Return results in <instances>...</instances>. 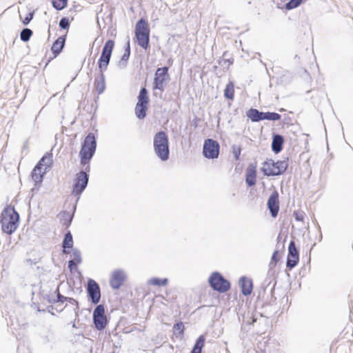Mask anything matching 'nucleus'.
I'll return each mask as SVG.
<instances>
[{
    "mask_svg": "<svg viewBox=\"0 0 353 353\" xmlns=\"http://www.w3.org/2000/svg\"><path fill=\"white\" fill-rule=\"evenodd\" d=\"M246 117L253 123L268 120L277 121L281 119V115L275 112H263L256 108H250L246 112Z\"/></svg>",
    "mask_w": 353,
    "mask_h": 353,
    "instance_id": "9d476101",
    "label": "nucleus"
},
{
    "mask_svg": "<svg viewBox=\"0 0 353 353\" xmlns=\"http://www.w3.org/2000/svg\"><path fill=\"white\" fill-rule=\"evenodd\" d=\"M291 121V118L288 115H285L283 119L281 121V123L283 125H289Z\"/></svg>",
    "mask_w": 353,
    "mask_h": 353,
    "instance_id": "6e6d98bb",
    "label": "nucleus"
},
{
    "mask_svg": "<svg viewBox=\"0 0 353 353\" xmlns=\"http://www.w3.org/2000/svg\"><path fill=\"white\" fill-rule=\"evenodd\" d=\"M67 39V34H65L63 35L59 36L57 39H56L50 48V50L52 52V54H53V58L57 57L63 51V48L65 46V41ZM52 60V58L49 59L47 62L46 63V65L44 66V69L47 67L50 61Z\"/></svg>",
    "mask_w": 353,
    "mask_h": 353,
    "instance_id": "f3484780",
    "label": "nucleus"
},
{
    "mask_svg": "<svg viewBox=\"0 0 353 353\" xmlns=\"http://www.w3.org/2000/svg\"><path fill=\"white\" fill-rule=\"evenodd\" d=\"M285 139L279 133L272 134L271 150L275 154L280 153L284 148Z\"/></svg>",
    "mask_w": 353,
    "mask_h": 353,
    "instance_id": "aec40b11",
    "label": "nucleus"
},
{
    "mask_svg": "<svg viewBox=\"0 0 353 353\" xmlns=\"http://www.w3.org/2000/svg\"><path fill=\"white\" fill-rule=\"evenodd\" d=\"M149 106L137 104L134 108V114L136 117L139 120H143L147 117V112Z\"/></svg>",
    "mask_w": 353,
    "mask_h": 353,
    "instance_id": "473e14b6",
    "label": "nucleus"
},
{
    "mask_svg": "<svg viewBox=\"0 0 353 353\" xmlns=\"http://www.w3.org/2000/svg\"><path fill=\"white\" fill-rule=\"evenodd\" d=\"M111 57L112 56H109L108 54H101V55H100V57H99V59H102L103 61H107V62H108V61H110Z\"/></svg>",
    "mask_w": 353,
    "mask_h": 353,
    "instance_id": "4d7b16f0",
    "label": "nucleus"
},
{
    "mask_svg": "<svg viewBox=\"0 0 353 353\" xmlns=\"http://www.w3.org/2000/svg\"><path fill=\"white\" fill-rule=\"evenodd\" d=\"M36 307H37V312H42V313L46 312V310H45V308L44 309H40V307L39 306H36Z\"/></svg>",
    "mask_w": 353,
    "mask_h": 353,
    "instance_id": "69168bd1",
    "label": "nucleus"
},
{
    "mask_svg": "<svg viewBox=\"0 0 353 353\" xmlns=\"http://www.w3.org/2000/svg\"><path fill=\"white\" fill-rule=\"evenodd\" d=\"M41 188V186H36L35 185V183L34 184V188H32L31 190H30V192L32 193V194H34V193L37 192L39 190V188Z\"/></svg>",
    "mask_w": 353,
    "mask_h": 353,
    "instance_id": "bf43d9fd",
    "label": "nucleus"
},
{
    "mask_svg": "<svg viewBox=\"0 0 353 353\" xmlns=\"http://www.w3.org/2000/svg\"><path fill=\"white\" fill-rule=\"evenodd\" d=\"M286 239H287V236H285V238H284V239H283V242H282V243H281V241H282V234H281V233L280 232V233L278 234L277 237H276V248H278V249H279V248H280V249H281V250H284V249H285V241Z\"/></svg>",
    "mask_w": 353,
    "mask_h": 353,
    "instance_id": "49530a36",
    "label": "nucleus"
},
{
    "mask_svg": "<svg viewBox=\"0 0 353 353\" xmlns=\"http://www.w3.org/2000/svg\"><path fill=\"white\" fill-rule=\"evenodd\" d=\"M59 296H61V294H59L58 296H56L53 294V293L50 292V294H49V298L50 301L47 302L50 304H60V301H58V298Z\"/></svg>",
    "mask_w": 353,
    "mask_h": 353,
    "instance_id": "603ef678",
    "label": "nucleus"
},
{
    "mask_svg": "<svg viewBox=\"0 0 353 353\" xmlns=\"http://www.w3.org/2000/svg\"><path fill=\"white\" fill-rule=\"evenodd\" d=\"M52 290L49 286L41 287L39 289V296L45 301H50L49 294Z\"/></svg>",
    "mask_w": 353,
    "mask_h": 353,
    "instance_id": "ea45409f",
    "label": "nucleus"
},
{
    "mask_svg": "<svg viewBox=\"0 0 353 353\" xmlns=\"http://www.w3.org/2000/svg\"><path fill=\"white\" fill-rule=\"evenodd\" d=\"M127 279V275L121 269L114 270L110 277V286L112 290H117L121 288Z\"/></svg>",
    "mask_w": 353,
    "mask_h": 353,
    "instance_id": "dca6fc26",
    "label": "nucleus"
},
{
    "mask_svg": "<svg viewBox=\"0 0 353 353\" xmlns=\"http://www.w3.org/2000/svg\"><path fill=\"white\" fill-rule=\"evenodd\" d=\"M32 34L33 31L31 29L28 28H24L21 30L20 39L23 42H28L30 41Z\"/></svg>",
    "mask_w": 353,
    "mask_h": 353,
    "instance_id": "58836bf2",
    "label": "nucleus"
},
{
    "mask_svg": "<svg viewBox=\"0 0 353 353\" xmlns=\"http://www.w3.org/2000/svg\"><path fill=\"white\" fill-rule=\"evenodd\" d=\"M230 57H232L231 54L229 52V51H225L223 53V55L221 57H225V58H229Z\"/></svg>",
    "mask_w": 353,
    "mask_h": 353,
    "instance_id": "0e129e2a",
    "label": "nucleus"
},
{
    "mask_svg": "<svg viewBox=\"0 0 353 353\" xmlns=\"http://www.w3.org/2000/svg\"><path fill=\"white\" fill-rule=\"evenodd\" d=\"M168 283L169 280L168 278H159L157 276L152 277L148 281V284L158 287L166 286Z\"/></svg>",
    "mask_w": 353,
    "mask_h": 353,
    "instance_id": "72a5a7b5",
    "label": "nucleus"
},
{
    "mask_svg": "<svg viewBox=\"0 0 353 353\" xmlns=\"http://www.w3.org/2000/svg\"><path fill=\"white\" fill-rule=\"evenodd\" d=\"M234 83L232 81H229L226 84L223 90V97L228 101H234Z\"/></svg>",
    "mask_w": 353,
    "mask_h": 353,
    "instance_id": "c85d7f7f",
    "label": "nucleus"
},
{
    "mask_svg": "<svg viewBox=\"0 0 353 353\" xmlns=\"http://www.w3.org/2000/svg\"><path fill=\"white\" fill-rule=\"evenodd\" d=\"M110 61L107 62V61L98 59L97 65L99 74H104V72L107 70Z\"/></svg>",
    "mask_w": 353,
    "mask_h": 353,
    "instance_id": "c03bdc74",
    "label": "nucleus"
},
{
    "mask_svg": "<svg viewBox=\"0 0 353 353\" xmlns=\"http://www.w3.org/2000/svg\"><path fill=\"white\" fill-rule=\"evenodd\" d=\"M305 0H289L285 4V8L287 10H291L298 8Z\"/></svg>",
    "mask_w": 353,
    "mask_h": 353,
    "instance_id": "79ce46f5",
    "label": "nucleus"
},
{
    "mask_svg": "<svg viewBox=\"0 0 353 353\" xmlns=\"http://www.w3.org/2000/svg\"><path fill=\"white\" fill-rule=\"evenodd\" d=\"M256 321H257V318H256V317H255V316L253 314V315L251 316V318H250V321H248V324L249 325H253L254 324V323H256Z\"/></svg>",
    "mask_w": 353,
    "mask_h": 353,
    "instance_id": "13d9d810",
    "label": "nucleus"
},
{
    "mask_svg": "<svg viewBox=\"0 0 353 353\" xmlns=\"http://www.w3.org/2000/svg\"><path fill=\"white\" fill-rule=\"evenodd\" d=\"M263 291H259L256 301L254 304L255 312L258 313L261 317L270 318L276 314L280 309L277 305L276 299H272L268 304L263 303V299L266 294Z\"/></svg>",
    "mask_w": 353,
    "mask_h": 353,
    "instance_id": "423d86ee",
    "label": "nucleus"
},
{
    "mask_svg": "<svg viewBox=\"0 0 353 353\" xmlns=\"http://www.w3.org/2000/svg\"><path fill=\"white\" fill-rule=\"evenodd\" d=\"M292 73L286 70L281 76L276 77V84L285 86L292 82Z\"/></svg>",
    "mask_w": 353,
    "mask_h": 353,
    "instance_id": "c756f323",
    "label": "nucleus"
},
{
    "mask_svg": "<svg viewBox=\"0 0 353 353\" xmlns=\"http://www.w3.org/2000/svg\"><path fill=\"white\" fill-rule=\"evenodd\" d=\"M170 80V75L169 73V66L164 65L163 67L157 68L154 72L152 90H159L161 92H164L167 83Z\"/></svg>",
    "mask_w": 353,
    "mask_h": 353,
    "instance_id": "1a4fd4ad",
    "label": "nucleus"
},
{
    "mask_svg": "<svg viewBox=\"0 0 353 353\" xmlns=\"http://www.w3.org/2000/svg\"><path fill=\"white\" fill-rule=\"evenodd\" d=\"M87 299L92 305L99 304L101 298V292L99 284L93 279L89 278L85 286Z\"/></svg>",
    "mask_w": 353,
    "mask_h": 353,
    "instance_id": "9b49d317",
    "label": "nucleus"
},
{
    "mask_svg": "<svg viewBox=\"0 0 353 353\" xmlns=\"http://www.w3.org/2000/svg\"><path fill=\"white\" fill-rule=\"evenodd\" d=\"M2 232L12 235L16 232L20 223V215L14 205L7 204L0 214Z\"/></svg>",
    "mask_w": 353,
    "mask_h": 353,
    "instance_id": "f03ea898",
    "label": "nucleus"
},
{
    "mask_svg": "<svg viewBox=\"0 0 353 353\" xmlns=\"http://www.w3.org/2000/svg\"><path fill=\"white\" fill-rule=\"evenodd\" d=\"M245 181L248 188L254 186L257 181V163H250L246 168Z\"/></svg>",
    "mask_w": 353,
    "mask_h": 353,
    "instance_id": "a211bd4d",
    "label": "nucleus"
},
{
    "mask_svg": "<svg viewBox=\"0 0 353 353\" xmlns=\"http://www.w3.org/2000/svg\"><path fill=\"white\" fill-rule=\"evenodd\" d=\"M45 310H46V312H49L51 315L55 316V314L54 312V310H55L57 312L60 313L63 310V308H61V310H58V307H54L52 305L47 306Z\"/></svg>",
    "mask_w": 353,
    "mask_h": 353,
    "instance_id": "09e8293b",
    "label": "nucleus"
},
{
    "mask_svg": "<svg viewBox=\"0 0 353 353\" xmlns=\"http://www.w3.org/2000/svg\"><path fill=\"white\" fill-rule=\"evenodd\" d=\"M97 146V137L93 132H88L81 142L79 153V171L74 175L72 186L71 195L77 197L73 204L74 212H76L77 203L81 195L86 189L90 172V162Z\"/></svg>",
    "mask_w": 353,
    "mask_h": 353,
    "instance_id": "f257e3e1",
    "label": "nucleus"
},
{
    "mask_svg": "<svg viewBox=\"0 0 353 353\" xmlns=\"http://www.w3.org/2000/svg\"><path fill=\"white\" fill-rule=\"evenodd\" d=\"M75 212H74V208H72V212L70 213L68 211H63L61 213V221H62V224L65 228H68L72 222Z\"/></svg>",
    "mask_w": 353,
    "mask_h": 353,
    "instance_id": "2f4dec72",
    "label": "nucleus"
},
{
    "mask_svg": "<svg viewBox=\"0 0 353 353\" xmlns=\"http://www.w3.org/2000/svg\"><path fill=\"white\" fill-rule=\"evenodd\" d=\"M99 95H97V97H94V103H92L90 107V108H88V109L86 110L87 112H92V109L94 108V112H96L97 108H98V101H99Z\"/></svg>",
    "mask_w": 353,
    "mask_h": 353,
    "instance_id": "8fccbe9b",
    "label": "nucleus"
},
{
    "mask_svg": "<svg viewBox=\"0 0 353 353\" xmlns=\"http://www.w3.org/2000/svg\"><path fill=\"white\" fill-rule=\"evenodd\" d=\"M305 215V212L302 210H294L293 213V216L296 221H303Z\"/></svg>",
    "mask_w": 353,
    "mask_h": 353,
    "instance_id": "de8ad7c7",
    "label": "nucleus"
},
{
    "mask_svg": "<svg viewBox=\"0 0 353 353\" xmlns=\"http://www.w3.org/2000/svg\"><path fill=\"white\" fill-rule=\"evenodd\" d=\"M27 143H28V141L26 140L22 147V152L27 149Z\"/></svg>",
    "mask_w": 353,
    "mask_h": 353,
    "instance_id": "338daca9",
    "label": "nucleus"
},
{
    "mask_svg": "<svg viewBox=\"0 0 353 353\" xmlns=\"http://www.w3.org/2000/svg\"><path fill=\"white\" fill-rule=\"evenodd\" d=\"M51 3L53 8L61 11L68 6V0H51Z\"/></svg>",
    "mask_w": 353,
    "mask_h": 353,
    "instance_id": "4c0bfd02",
    "label": "nucleus"
},
{
    "mask_svg": "<svg viewBox=\"0 0 353 353\" xmlns=\"http://www.w3.org/2000/svg\"><path fill=\"white\" fill-rule=\"evenodd\" d=\"M114 48V41L112 39H108L105 42L104 45L102 48L101 54H108L109 56H112Z\"/></svg>",
    "mask_w": 353,
    "mask_h": 353,
    "instance_id": "c9c22d12",
    "label": "nucleus"
},
{
    "mask_svg": "<svg viewBox=\"0 0 353 353\" xmlns=\"http://www.w3.org/2000/svg\"><path fill=\"white\" fill-rule=\"evenodd\" d=\"M34 17V10L30 11L24 19L21 17V21L24 26H28Z\"/></svg>",
    "mask_w": 353,
    "mask_h": 353,
    "instance_id": "a18cd8bd",
    "label": "nucleus"
},
{
    "mask_svg": "<svg viewBox=\"0 0 353 353\" xmlns=\"http://www.w3.org/2000/svg\"><path fill=\"white\" fill-rule=\"evenodd\" d=\"M217 63L219 65H223V61H222V57H221L219 59L217 60Z\"/></svg>",
    "mask_w": 353,
    "mask_h": 353,
    "instance_id": "774afa93",
    "label": "nucleus"
},
{
    "mask_svg": "<svg viewBox=\"0 0 353 353\" xmlns=\"http://www.w3.org/2000/svg\"><path fill=\"white\" fill-rule=\"evenodd\" d=\"M70 26V21L68 17H62L59 21V26L61 30H68Z\"/></svg>",
    "mask_w": 353,
    "mask_h": 353,
    "instance_id": "37998d69",
    "label": "nucleus"
},
{
    "mask_svg": "<svg viewBox=\"0 0 353 353\" xmlns=\"http://www.w3.org/2000/svg\"><path fill=\"white\" fill-rule=\"evenodd\" d=\"M52 163V153L51 151H50L46 152L34 166L37 167V169L39 168L41 170H42L43 166H45L44 171L48 172L51 169Z\"/></svg>",
    "mask_w": 353,
    "mask_h": 353,
    "instance_id": "5701e85b",
    "label": "nucleus"
},
{
    "mask_svg": "<svg viewBox=\"0 0 353 353\" xmlns=\"http://www.w3.org/2000/svg\"><path fill=\"white\" fill-rule=\"evenodd\" d=\"M283 251V250H281L280 248L278 249V248H276L271 256L269 266H276L277 263L280 261L281 259V252Z\"/></svg>",
    "mask_w": 353,
    "mask_h": 353,
    "instance_id": "e433bc0d",
    "label": "nucleus"
},
{
    "mask_svg": "<svg viewBox=\"0 0 353 353\" xmlns=\"http://www.w3.org/2000/svg\"><path fill=\"white\" fill-rule=\"evenodd\" d=\"M206 340V334H203L199 335L195 342L194 344L190 351V353H201L202 350L205 345Z\"/></svg>",
    "mask_w": 353,
    "mask_h": 353,
    "instance_id": "cd10ccee",
    "label": "nucleus"
},
{
    "mask_svg": "<svg viewBox=\"0 0 353 353\" xmlns=\"http://www.w3.org/2000/svg\"><path fill=\"white\" fill-rule=\"evenodd\" d=\"M272 299H276V297L274 296V290H272V288H270V294H268L266 297V299H265V298L263 299V303L265 304H268V302H270V301H272Z\"/></svg>",
    "mask_w": 353,
    "mask_h": 353,
    "instance_id": "3c124183",
    "label": "nucleus"
},
{
    "mask_svg": "<svg viewBox=\"0 0 353 353\" xmlns=\"http://www.w3.org/2000/svg\"><path fill=\"white\" fill-rule=\"evenodd\" d=\"M123 50L124 52L118 62V66L122 69H124L127 67L131 54V48L129 38L123 46Z\"/></svg>",
    "mask_w": 353,
    "mask_h": 353,
    "instance_id": "b1692460",
    "label": "nucleus"
},
{
    "mask_svg": "<svg viewBox=\"0 0 353 353\" xmlns=\"http://www.w3.org/2000/svg\"><path fill=\"white\" fill-rule=\"evenodd\" d=\"M289 157H285L283 160L274 161L272 159H266L262 163L263 166L260 168V171L265 176H276L283 174L289 166Z\"/></svg>",
    "mask_w": 353,
    "mask_h": 353,
    "instance_id": "20e7f679",
    "label": "nucleus"
},
{
    "mask_svg": "<svg viewBox=\"0 0 353 353\" xmlns=\"http://www.w3.org/2000/svg\"><path fill=\"white\" fill-rule=\"evenodd\" d=\"M153 148L157 157L163 162L170 159V142L168 134L164 130L155 133L153 138Z\"/></svg>",
    "mask_w": 353,
    "mask_h": 353,
    "instance_id": "7ed1b4c3",
    "label": "nucleus"
},
{
    "mask_svg": "<svg viewBox=\"0 0 353 353\" xmlns=\"http://www.w3.org/2000/svg\"><path fill=\"white\" fill-rule=\"evenodd\" d=\"M276 266H269L266 278L262 282L260 289L259 291H263V293H265L268 288L272 284L271 286L272 290H275V286L276 285Z\"/></svg>",
    "mask_w": 353,
    "mask_h": 353,
    "instance_id": "2eb2a0df",
    "label": "nucleus"
},
{
    "mask_svg": "<svg viewBox=\"0 0 353 353\" xmlns=\"http://www.w3.org/2000/svg\"><path fill=\"white\" fill-rule=\"evenodd\" d=\"M241 151H242L241 145H236V144H233L232 145V152L234 159L237 161H240L241 160Z\"/></svg>",
    "mask_w": 353,
    "mask_h": 353,
    "instance_id": "a19ab883",
    "label": "nucleus"
},
{
    "mask_svg": "<svg viewBox=\"0 0 353 353\" xmlns=\"http://www.w3.org/2000/svg\"><path fill=\"white\" fill-rule=\"evenodd\" d=\"M299 262V248L296 247L294 240L288 245V252L286 259V269L289 271L296 267Z\"/></svg>",
    "mask_w": 353,
    "mask_h": 353,
    "instance_id": "ddd939ff",
    "label": "nucleus"
},
{
    "mask_svg": "<svg viewBox=\"0 0 353 353\" xmlns=\"http://www.w3.org/2000/svg\"><path fill=\"white\" fill-rule=\"evenodd\" d=\"M239 285L241 289V293L243 296H249L253 291V281L251 278L246 276H241L239 279Z\"/></svg>",
    "mask_w": 353,
    "mask_h": 353,
    "instance_id": "6ab92c4d",
    "label": "nucleus"
},
{
    "mask_svg": "<svg viewBox=\"0 0 353 353\" xmlns=\"http://www.w3.org/2000/svg\"><path fill=\"white\" fill-rule=\"evenodd\" d=\"M208 281L210 287L219 293H225L231 288L230 281L217 271L211 273Z\"/></svg>",
    "mask_w": 353,
    "mask_h": 353,
    "instance_id": "6e6552de",
    "label": "nucleus"
},
{
    "mask_svg": "<svg viewBox=\"0 0 353 353\" xmlns=\"http://www.w3.org/2000/svg\"><path fill=\"white\" fill-rule=\"evenodd\" d=\"M150 29L148 19L140 18L135 24L134 39L137 45L145 51L150 50Z\"/></svg>",
    "mask_w": 353,
    "mask_h": 353,
    "instance_id": "39448f33",
    "label": "nucleus"
},
{
    "mask_svg": "<svg viewBox=\"0 0 353 353\" xmlns=\"http://www.w3.org/2000/svg\"><path fill=\"white\" fill-rule=\"evenodd\" d=\"M47 172H41V170L39 168L37 169V167L34 166L32 170L30 172V176L36 186H41L42 183L43 181L44 176Z\"/></svg>",
    "mask_w": 353,
    "mask_h": 353,
    "instance_id": "a878e982",
    "label": "nucleus"
},
{
    "mask_svg": "<svg viewBox=\"0 0 353 353\" xmlns=\"http://www.w3.org/2000/svg\"><path fill=\"white\" fill-rule=\"evenodd\" d=\"M266 205L271 217L276 218L280 209L279 194L276 189L274 188V190L270 194Z\"/></svg>",
    "mask_w": 353,
    "mask_h": 353,
    "instance_id": "4468645a",
    "label": "nucleus"
},
{
    "mask_svg": "<svg viewBox=\"0 0 353 353\" xmlns=\"http://www.w3.org/2000/svg\"><path fill=\"white\" fill-rule=\"evenodd\" d=\"M243 168V164L239 162L236 164L234 170L236 173L240 174V173H241Z\"/></svg>",
    "mask_w": 353,
    "mask_h": 353,
    "instance_id": "5fc2aeb1",
    "label": "nucleus"
},
{
    "mask_svg": "<svg viewBox=\"0 0 353 353\" xmlns=\"http://www.w3.org/2000/svg\"><path fill=\"white\" fill-rule=\"evenodd\" d=\"M62 252L64 254L71 253V250L74 248V240L70 230H67L64 234L63 239L61 243Z\"/></svg>",
    "mask_w": 353,
    "mask_h": 353,
    "instance_id": "4be33fe9",
    "label": "nucleus"
},
{
    "mask_svg": "<svg viewBox=\"0 0 353 353\" xmlns=\"http://www.w3.org/2000/svg\"><path fill=\"white\" fill-rule=\"evenodd\" d=\"M137 104L150 105L149 92L145 86H141L137 96Z\"/></svg>",
    "mask_w": 353,
    "mask_h": 353,
    "instance_id": "bb28decb",
    "label": "nucleus"
},
{
    "mask_svg": "<svg viewBox=\"0 0 353 353\" xmlns=\"http://www.w3.org/2000/svg\"><path fill=\"white\" fill-rule=\"evenodd\" d=\"M30 70H31V72L33 73L34 76H36L37 74L38 73V68L37 67H32V66H30Z\"/></svg>",
    "mask_w": 353,
    "mask_h": 353,
    "instance_id": "052dcab7",
    "label": "nucleus"
},
{
    "mask_svg": "<svg viewBox=\"0 0 353 353\" xmlns=\"http://www.w3.org/2000/svg\"><path fill=\"white\" fill-rule=\"evenodd\" d=\"M223 63H228V67L226 69H228L230 65L234 63V59L232 57H230L229 58L222 57Z\"/></svg>",
    "mask_w": 353,
    "mask_h": 353,
    "instance_id": "864d4df0",
    "label": "nucleus"
},
{
    "mask_svg": "<svg viewBox=\"0 0 353 353\" xmlns=\"http://www.w3.org/2000/svg\"><path fill=\"white\" fill-rule=\"evenodd\" d=\"M105 77L104 74H99L95 77L94 81V89L97 92L98 95H100L105 90Z\"/></svg>",
    "mask_w": 353,
    "mask_h": 353,
    "instance_id": "393cba45",
    "label": "nucleus"
},
{
    "mask_svg": "<svg viewBox=\"0 0 353 353\" xmlns=\"http://www.w3.org/2000/svg\"><path fill=\"white\" fill-rule=\"evenodd\" d=\"M198 117H195V118L192 120V125L194 128H196L198 127Z\"/></svg>",
    "mask_w": 353,
    "mask_h": 353,
    "instance_id": "680f3d73",
    "label": "nucleus"
},
{
    "mask_svg": "<svg viewBox=\"0 0 353 353\" xmlns=\"http://www.w3.org/2000/svg\"><path fill=\"white\" fill-rule=\"evenodd\" d=\"M58 301H60V304H63L65 302H68L73 305H75L76 307H75V308H74L75 316L76 317L79 316V303L77 299H75L72 297H68V296H65L61 294V296H59Z\"/></svg>",
    "mask_w": 353,
    "mask_h": 353,
    "instance_id": "7c9ffc66",
    "label": "nucleus"
},
{
    "mask_svg": "<svg viewBox=\"0 0 353 353\" xmlns=\"http://www.w3.org/2000/svg\"><path fill=\"white\" fill-rule=\"evenodd\" d=\"M74 259L68 261V268L70 272L76 271L79 276H82L81 272L78 270V265L81 263L82 258L81 252L76 248L71 250Z\"/></svg>",
    "mask_w": 353,
    "mask_h": 353,
    "instance_id": "412c9836",
    "label": "nucleus"
},
{
    "mask_svg": "<svg viewBox=\"0 0 353 353\" xmlns=\"http://www.w3.org/2000/svg\"><path fill=\"white\" fill-rule=\"evenodd\" d=\"M220 153V144L218 141L208 138L204 140L202 154L208 159H216Z\"/></svg>",
    "mask_w": 353,
    "mask_h": 353,
    "instance_id": "f8f14e48",
    "label": "nucleus"
},
{
    "mask_svg": "<svg viewBox=\"0 0 353 353\" xmlns=\"http://www.w3.org/2000/svg\"><path fill=\"white\" fill-rule=\"evenodd\" d=\"M53 294L56 296H58L59 294H61L60 293V290H59V285H57L56 289L54 290V291L53 292Z\"/></svg>",
    "mask_w": 353,
    "mask_h": 353,
    "instance_id": "e2e57ef3",
    "label": "nucleus"
},
{
    "mask_svg": "<svg viewBox=\"0 0 353 353\" xmlns=\"http://www.w3.org/2000/svg\"><path fill=\"white\" fill-rule=\"evenodd\" d=\"M173 334L176 337L181 339L184 336L185 326L182 321H178L173 325Z\"/></svg>",
    "mask_w": 353,
    "mask_h": 353,
    "instance_id": "f704fd0d",
    "label": "nucleus"
},
{
    "mask_svg": "<svg viewBox=\"0 0 353 353\" xmlns=\"http://www.w3.org/2000/svg\"><path fill=\"white\" fill-rule=\"evenodd\" d=\"M110 323V317L105 314V305L98 304L92 312L93 328L100 332H104Z\"/></svg>",
    "mask_w": 353,
    "mask_h": 353,
    "instance_id": "0eeeda50",
    "label": "nucleus"
}]
</instances>
